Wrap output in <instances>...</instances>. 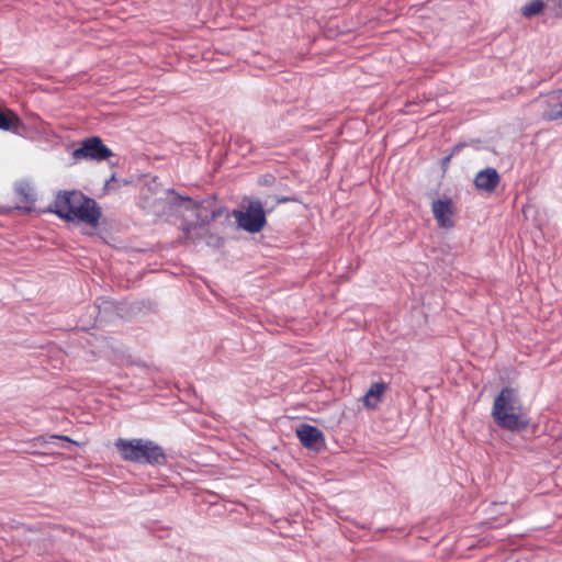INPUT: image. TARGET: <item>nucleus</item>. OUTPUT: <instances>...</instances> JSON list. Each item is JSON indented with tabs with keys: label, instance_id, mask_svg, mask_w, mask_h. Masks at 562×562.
Wrapping results in <instances>:
<instances>
[{
	"label": "nucleus",
	"instance_id": "nucleus-1",
	"mask_svg": "<svg viewBox=\"0 0 562 562\" xmlns=\"http://www.w3.org/2000/svg\"><path fill=\"white\" fill-rule=\"evenodd\" d=\"M491 416L499 428L510 432L524 431L530 425V418L513 387L502 389L494 400Z\"/></svg>",
	"mask_w": 562,
	"mask_h": 562
},
{
	"label": "nucleus",
	"instance_id": "nucleus-2",
	"mask_svg": "<svg viewBox=\"0 0 562 562\" xmlns=\"http://www.w3.org/2000/svg\"><path fill=\"white\" fill-rule=\"evenodd\" d=\"M114 446L124 461L139 464L161 465L165 464L167 460L162 447L149 439L119 438Z\"/></svg>",
	"mask_w": 562,
	"mask_h": 562
},
{
	"label": "nucleus",
	"instance_id": "nucleus-3",
	"mask_svg": "<svg viewBox=\"0 0 562 562\" xmlns=\"http://www.w3.org/2000/svg\"><path fill=\"white\" fill-rule=\"evenodd\" d=\"M169 193L173 194L177 201L187 202V210L195 211V216L199 222L189 223L183 226V240L188 245H198L200 241L204 240L206 236L210 235V231L207 228V224L214 221L218 213L212 211L210 215H205L204 217L201 214V210L203 209V203L201 201H194L190 196H183L178 194L173 189L168 190Z\"/></svg>",
	"mask_w": 562,
	"mask_h": 562
},
{
	"label": "nucleus",
	"instance_id": "nucleus-4",
	"mask_svg": "<svg viewBox=\"0 0 562 562\" xmlns=\"http://www.w3.org/2000/svg\"><path fill=\"white\" fill-rule=\"evenodd\" d=\"M233 215L240 228L252 234L260 232L267 223L266 213L259 200L250 201L244 211H234Z\"/></svg>",
	"mask_w": 562,
	"mask_h": 562
},
{
	"label": "nucleus",
	"instance_id": "nucleus-5",
	"mask_svg": "<svg viewBox=\"0 0 562 562\" xmlns=\"http://www.w3.org/2000/svg\"><path fill=\"white\" fill-rule=\"evenodd\" d=\"M113 155L112 150L105 146L102 139L98 136L88 137L82 142V145L74 150L76 159H91L102 161Z\"/></svg>",
	"mask_w": 562,
	"mask_h": 562
},
{
	"label": "nucleus",
	"instance_id": "nucleus-6",
	"mask_svg": "<svg viewBox=\"0 0 562 562\" xmlns=\"http://www.w3.org/2000/svg\"><path fill=\"white\" fill-rule=\"evenodd\" d=\"M83 198L85 195L76 190L61 191L56 195L49 211L68 221Z\"/></svg>",
	"mask_w": 562,
	"mask_h": 562
},
{
	"label": "nucleus",
	"instance_id": "nucleus-7",
	"mask_svg": "<svg viewBox=\"0 0 562 562\" xmlns=\"http://www.w3.org/2000/svg\"><path fill=\"white\" fill-rule=\"evenodd\" d=\"M100 217L101 210L98 206L97 202L93 199L85 195V198L81 200V202H79V205L71 214L70 218H68V221L72 222L75 220H79L92 227H97L99 225Z\"/></svg>",
	"mask_w": 562,
	"mask_h": 562
},
{
	"label": "nucleus",
	"instance_id": "nucleus-8",
	"mask_svg": "<svg viewBox=\"0 0 562 562\" xmlns=\"http://www.w3.org/2000/svg\"><path fill=\"white\" fill-rule=\"evenodd\" d=\"M296 436L303 447L321 451L326 446V440L323 431L310 424H302L296 428Z\"/></svg>",
	"mask_w": 562,
	"mask_h": 562
},
{
	"label": "nucleus",
	"instance_id": "nucleus-9",
	"mask_svg": "<svg viewBox=\"0 0 562 562\" xmlns=\"http://www.w3.org/2000/svg\"><path fill=\"white\" fill-rule=\"evenodd\" d=\"M431 211L440 227L451 228L453 221V203L451 199L436 200L432 202Z\"/></svg>",
	"mask_w": 562,
	"mask_h": 562
},
{
	"label": "nucleus",
	"instance_id": "nucleus-10",
	"mask_svg": "<svg viewBox=\"0 0 562 562\" xmlns=\"http://www.w3.org/2000/svg\"><path fill=\"white\" fill-rule=\"evenodd\" d=\"M474 183L477 189L492 192L499 183V175L495 168L487 167L477 172Z\"/></svg>",
	"mask_w": 562,
	"mask_h": 562
},
{
	"label": "nucleus",
	"instance_id": "nucleus-11",
	"mask_svg": "<svg viewBox=\"0 0 562 562\" xmlns=\"http://www.w3.org/2000/svg\"><path fill=\"white\" fill-rule=\"evenodd\" d=\"M387 384L374 382L363 396V405L368 408H376L382 401V394L386 391Z\"/></svg>",
	"mask_w": 562,
	"mask_h": 562
},
{
	"label": "nucleus",
	"instance_id": "nucleus-12",
	"mask_svg": "<svg viewBox=\"0 0 562 562\" xmlns=\"http://www.w3.org/2000/svg\"><path fill=\"white\" fill-rule=\"evenodd\" d=\"M16 193L20 196L21 202L24 203L23 207L31 210L36 200L33 188L26 182H21L16 187Z\"/></svg>",
	"mask_w": 562,
	"mask_h": 562
},
{
	"label": "nucleus",
	"instance_id": "nucleus-13",
	"mask_svg": "<svg viewBox=\"0 0 562 562\" xmlns=\"http://www.w3.org/2000/svg\"><path fill=\"white\" fill-rule=\"evenodd\" d=\"M542 116L547 121H555L562 117V100L560 98H551L548 109L543 112Z\"/></svg>",
	"mask_w": 562,
	"mask_h": 562
},
{
	"label": "nucleus",
	"instance_id": "nucleus-14",
	"mask_svg": "<svg viewBox=\"0 0 562 562\" xmlns=\"http://www.w3.org/2000/svg\"><path fill=\"white\" fill-rule=\"evenodd\" d=\"M544 9L542 0H531L520 8V13L525 18H532L539 14Z\"/></svg>",
	"mask_w": 562,
	"mask_h": 562
},
{
	"label": "nucleus",
	"instance_id": "nucleus-15",
	"mask_svg": "<svg viewBox=\"0 0 562 562\" xmlns=\"http://www.w3.org/2000/svg\"><path fill=\"white\" fill-rule=\"evenodd\" d=\"M19 125V119L15 115L8 116L0 110V130L2 131H13Z\"/></svg>",
	"mask_w": 562,
	"mask_h": 562
},
{
	"label": "nucleus",
	"instance_id": "nucleus-16",
	"mask_svg": "<svg viewBox=\"0 0 562 562\" xmlns=\"http://www.w3.org/2000/svg\"><path fill=\"white\" fill-rule=\"evenodd\" d=\"M50 439H60L77 445V442L70 439L68 436H50Z\"/></svg>",
	"mask_w": 562,
	"mask_h": 562
},
{
	"label": "nucleus",
	"instance_id": "nucleus-17",
	"mask_svg": "<svg viewBox=\"0 0 562 562\" xmlns=\"http://www.w3.org/2000/svg\"><path fill=\"white\" fill-rule=\"evenodd\" d=\"M559 93H562V89L559 91Z\"/></svg>",
	"mask_w": 562,
	"mask_h": 562
}]
</instances>
